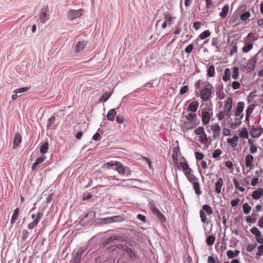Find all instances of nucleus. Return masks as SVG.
I'll return each mask as SVG.
<instances>
[{
	"instance_id": "nucleus-52",
	"label": "nucleus",
	"mask_w": 263,
	"mask_h": 263,
	"mask_svg": "<svg viewBox=\"0 0 263 263\" xmlns=\"http://www.w3.org/2000/svg\"><path fill=\"white\" fill-rule=\"evenodd\" d=\"M222 154V151L220 149L215 150L213 153V157L215 159H217Z\"/></svg>"
},
{
	"instance_id": "nucleus-7",
	"label": "nucleus",
	"mask_w": 263,
	"mask_h": 263,
	"mask_svg": "<svg viewBox=\"0 0 263 263\" xmlns=\"http://www.w3.org/2000/svg\"><path fill=\"white\" fill-rule=\"evenodd\" d=\"M124 220V218L120 215L109 217L104 219V222L107 224L114 222H120Z\"/></svg>"
},
{
	"instance_id": "nucleus-58",
	"label": "nucleus",
	"mask_w": 263,
	"mask_h": 263,
	"mask_svg": "<svg viewBox=\"0 0 263 263\" xmlns=\"http://www.w3.org/2000/svg\"><path fill=\"white\" fill-rule=\"evenodd\" d=\"M29 233L27 230H24L22 231V239L23 241H25L28 237Z\"/></svg>"
},
{
	"instance_id": "nucleus-64",
	"label": "nucleus",
	"mask_w": 263,
	"mask_h": 263,
	"mask_svg": "<svg viewBox=\"0 0 263 263\" xmlns=\"http://www.w3.org/2000/svg\"><path fill=\"white\" fill-rule=\"evenodd\" d=\"M189 90V88L187 85L184 86L180 90V93L181 95H184Z\"/></svg>"
},
{
	"instance_id": "nucleus-20",
	"label": "nucleus",
	"mask_w": 263,
	"mask_h": 263,
	"mask_svg": "<svg viewBox=\"0 0 263 263\" xmlns=\"http://www.w3.org/2000/svg\"><path fill=\"white\" fill-rule=\"evenodd\" d=\"M117 115V111L116 108L111 109L108 111L107 114L106 118L110 121H112L115 119V117Z\"/></svg>"
},
{
	"instance_id": "nucleus-24",
	"label": "nucleus",
	"mask_w": 263,
	"mask_h": 263,
	"mask_svg": "<svg viewBox=\"0 0 263 263\" xmlns=\"http://www.w3.org/2000/svg\"><path fill=\"white\" fill-rule=\"evenodd\" d=\"M19 211H20V209L18 208H16L14 210L13 213L12 214V216L11 217V219L10 220V223L11 224H14L15 223V222L16 221V220L17 219V218L18 217V215H19Z\"/></svg>"
},
{
	"instance_id": "nucleus-56",
	"label": "nucleus",
	"mask_w": 263,
	"mask_h": 263,
	"mask_svg": "<svg viewBox=\"0 0 263 263\" xmlns=\"http://www.w3.org/2000/svg\"><path fill=\"white\" fill-rule=\"evenodd\" d=\"M194 48V45L193 44H191L189 45L185 48V53L189 54L190 53L193 49Z\"/></svg>"
},
{
	"instance_id": "nucleus-39",
	"label": "nucleus",
	"mask_w": 263,
	"mask_h": 263,
	"mask_svg": "<svg viewBox=\"0 0 263 263\" xmlns=\"http://www.w3.org/2000/svg\"><path fill=\"white\" fill-rule=\"evenodd\" d=\"M215 237L213 235L209 236L206 239V242L209 246H212L215 242Z\"/></svg>"
},
{
	"instance_id": "nucleus-1",
	"label": "nucleus",
	"mask_w": 263,
	"mask_h": 263,
	"mask_svg": "<svg viewBox=\"0 0 263 263\" xmlns=\"http://www.w3.org/2000/svg\"><path fill=\"white\" fill-rule=\"evenodd\" d=\"M102 167L116 170L121 175H126L128 176L132 173L129 167H124L122 164L118 161H116L115 163L111 162L105 163L103 164Z\"/></svg>"
},
{
	"instance_id": "nucleus-42",
	"label": "nucleus",
	"mask_w": 263,
	"mask_h": 263,
	"mask_svg": "<svg viewBox=\"0 0 263 263\" xmlns=\"http://www.w3.org/2000/svg\"><path fill=\"white\" fill-rule=\"evenodd\" d=\"M242 209L244 214H248L251 210V206L248 203H245L242 205Z\"/></svg>"
},
{
	"instance_id": "nucleus-27",
	"label": "nucleus",
	"mask_w": 263,
	"mask_h": 263,
	"mask_svg": "<svg viewBox=\"0 0 263 263\" xmlns=\"http://www.w3.org/2000/svg\"><path fill=\"white\" fill-rule=\"evenodd\" d=\"M240 251L239 250H235L233 251L232 250H228L227 252V255L229 258H233L239 255Z\"/></svg>"
},
{
	"instance_id": "nucleus-29",
	"label": "nucleus",
	"mask_w": 263,
	"mask_h": 263,
	"mask_svg": "<svg viewBox=\"0 0 263 263\" xmlns=\"http://www.w3.org/2000/svg\"><path fill=\"white\" fill-rule=\"evenodd\" d=\"M111 96V93L106 91L103 93L102 96L99 99V102H105Z\"/></svg>"
},
{
	"instance_id": "nucleus-63",
	"label": "nucleus",
	"mask_w": 263,
	"mask_h": 263,
	"mask_svg": "<svg viewBox=\"0 0 263 263\" xmlns=\"http://www.w3.org/2000/svg\"><path fill=\"white\" fill-rule=\"evenodd\" d=\"M225 116H226V114L223 110L220 111L217 115V117L218 119L220 121L223 120Z\"/></svg>"
},
{
	"instance_id": "nucleus-31",
	"label": "nucleus",
	"mask_w": 263,
	"mask_h": 263,
	"mask_svg": "<svg viewBox=\"0 0 263 263\" xmlns=\"http://www.w3.org/2000/svg\"><path fill=\"white\" fill-rule=\"evenodd\" d=\"M235 122H231L230 124V127L235 128L240 126L241 124V118H236L234 119Z\"/></svg>"
},
{
	"instance_id": "nucleus-35",
	"label": "nucleus",
	"mask_w": 263,
	"mask_h": 263,
	"mask_svg": "<svg viewBox=\"0 0 263 263\" xmlns=\"http://www.w3.org/2000/svg\"><path fill=\"white\" fill-rule=\"evenodd\" d=\"M206 212L208 215H211L213 213L212 208L208 204H204L202 206V210Z\"/></svg>"
},
{
	"instance_id": "nucleus-13",
	"label": "nucleus",
	"mask_w": 263,
	"mask_h": 263,
	"mask_svg": "<svg viewBox=\"0 0 263 263\" xmlns=\"http://www.w3.org/2000/svg\"><path fill=\"white\" fill-rule=\"evenodd\" d=\"M263 196V189L258 188L257 190L254 191L252 194V198L255 200L259 199Z\"/></svg>"
},
{
	"instance_id": "nucleus-46",
	"label": "nucleus",
	"mask_w": 263,
	"mask_h": 263,
	"mask_svg": "<svg viewBox=\"0 0 263 263\" xmlns=\"http://www.w3.org/2000/svg\"><path fill=\"white\" fill-rule=\"evenodd\" d=\"M250 232L256 236H261V233L260 231L255 227H253L251 230Z\"/></svg>"
},
{
	"instance_id": "nucleus-14",
	"label": "nucleus",
	"mask_w": 263,
	"mask_h": 263,
	"mask_svg": "<svg viewBox=\"0 0 263 263\" xmlns=\"http://www.w3.org/2000/svg\"><path fill=\"white\" fill-rule=\"evenodd\" d=\"M199 103L197 101L192 102L186 108L187 111L196 112L198 108Z\"/></svg>"
},
{
	"instance_id": "nucleus-11",
	"label": "nucleus",
	"mask_w": 263,
	"mask_h": 263,
	"mask_svg": "<svg viewBox=\"0 0 263 263\" xmlns=\"http://www.w3.org/2000/svg\"><path fill=\"white\" fill-rule=\"evenodd\" d=\"M202 121L204 124H208L210 120L211 116L208 111L203 109L201 112Z\"/></svg>"
},
{
	"instance_id": "nucleus-2",
	"label": "nucleus",
	"mask_w": 263,
	"mask_h": 263,
	"mask_svg": "<svg viewBox=\"0 0 263 263\" xmlns=\"http://www.w3.org/2000/svg\"><path fill=\"white\" fill-rule=\"evenodd\" d=\"M116 247L117 248L121 249L122 250L125 251L129 258L133 260H136L139 259L138 255L134 251L132 248L128 247L126 245L118 244L116 245Z\"/></svg>"
},
{
	"instance_id": "nucleus-44",
	"label": "nucleus",
	"mask_w": 263,
	"mask_h": 263,
	"mask_svg": "<svg viewBox=\"0 0 263 263\" xmlns=\"http://www.w3.org/2000/svg\"><path fill=\"white\" fill-rule=\"evenodd\" d=\"M245 106V103L243 102H239L236 108V111L239 112L240 113H242L243 110Z\"/></svg>"
},
{
	"instance_id": "nucleus-51",
	"label": "nucleus",
	"mask_w": 263,
	"mask_h": 263,
	"mask_svg": "<svg viewBox=\"0 0 263 263\" xmlns=\"http://www.w3.org/2000/svg\"><path fill=\"white\" fill-rule=\"evenodd\" d=\"M204 128L201 126H199L194 130V134L196 135H200L204 132Z\"/></svg>"
},
{
	"instance_id": "nucleus-30",
	"label": "nucleus",
	"mask_w": 263,
	"mask_h": 263,
	"mask_svg": "<svg viewBox=\"0 0 263 263\" xmlns=\"http://www.w3.org/2000/svg\"><path fill=\"white\" fill-rule=\"evenodd\" d=\"M180 166L183 170L184 174H186L187 172L192 171V169L190 167L186 162H181L180 163Z\"/></svg>"
},
{
	"instance_id": "nucleus-55",
	"label": "nucleus",
	"mask_w": 263,
	"mask_h": 263,
	"mask_svg": "<svg viewBox=\"0 0 263 263\" xmlns=\"http://www.w3.org/2000/svg\"><path fill=\"white\" fill-rule=\"evenodd\" d=\"M255 106L253 105H249L246 109V114L248 115H250L252 114V111L254 109Z\"/></svg>"
},
{
	"instance_id": "nucleus-3",
	"label": "nucleus",
	"mask_w": 263,
	"mask_h": 263,
	"mask_svg": "<svg viewBox=\"0 0 263 263\" xmlns=\"http://www.w3.org/2000/svg\"><path fill=\"white\" fill-rule=\"evenodd\" d=\"M84 12L83 9L78 10L70 9L66 14V16L69 21H73L77 18L80 17Z\"/></svg>"
},
{
	"instance_id": "nucleus-57",
	"label": "nucleus",
	"mask_w": 263,
	"mask_h": 263,
	"mask_svg": "<svg viewBox=\"0 0 263 263\" xmlns=\"http://www.w3.org/2000/svg\"><path fill=\"white\" fill-rule=\"evenodd\" d=\"M218 39L217 37H214L213 38L211 43L212 45L216 47L217 51H218L219 49V46H218Z\"/></svg>"
},
{
	"instance_id": "nucleus-38",
	"label": "nucleus",
	"mask_w": 263,
	"mask_h": 263,
	"mask_svg": "<svg viewBox=\"0 0 263 263\" xmlns=\"http://www.w3.org/2000/svg\"><path fill=\"white\" fill-rule=\"evenodd\" d=\"M199 214L201 222L204 223L208 224L209 221H208L204 212L203 210H200Z\"/></svg>"
},
{
	"instance_id": "nucleus-15",
	"label": "nucleus",
	"mask_w": 263,
	"mask_h": 263,
	"mask_svg": "<svg viewBox=\"0 0 263 263\" xmlns=\"http://www.w3.org/2000/svg\"><path fill=\"white\" fill-rule=\"evenodd\" d=\"M95 217V213L93 212H90L88 213L85 217L80 221L81 223L83 222H88L91 220L93 219Z\"/></svg>"
},
{
	"instance_id": "nucleus-28",
	"label": "nucleus",
	"mask_w": 263,
	"mask_h": 263,
	"mask_svg": "<svg viewBox=\"0 0 263 263\" xmlns=\"http://www.w3.org/2000/svg\"><path fill=\"white\" fill-rule=\"evenodd\" d=\"M49 19L48 15L46 12H41L40 13V20L41 23L45 24Z\"/></svg>"
},
{
	"instance_id": "nucleus-61",
	"label": "nucleus",
	"mask_w": 263,
	"mask_h": 263,
	"mask_svg": "<svg viewBox=\"0 0 263 263\" xmlns=\"http://www.w3.org/2000/svg\"><path fill=\"white\" fill-rule=\"evenodd\" d=\"M256 255L258 256H260L263 255V245H261L258 247V252L256 253Z\"/></svg>"
},
{
	"instance_id": "nucleus-62",
	"label": "nucleus",
	"mask_w": 263,
	"mask_h": 263,
	"mask_svg": "<svg viewBox=\"0 0 263 263\" xmlns=\"http://www.w3.org/2000/svg\"><path fill=\"white\" fill-rule=\"evenodd\" d=\"M195 157L197 160H201L204 157V155L200 152H195Z\"/></svg>"
},
{
	"instance_id": "nucleus-34",
	"label": "nucleus",
	"mask_w": 263,
	"mask_h": 263,
	"mask_svg": "<svg viewBox=\"0 0 263 263\" xmlns=\"http://www.w3.org/2000/svg\"><path fill=\"white\" fill-rule=\"evenodd\" d=\"M55 119L54 116H51L48 121L47 127L50 128H54L56 125L54 124Z\"/></svg>"
},
{
	"instance_id": "nucleus-17",
	"label": "nucleus",
	"mask_w": 263,
	"mask_h": 263,
	"mask_svg": "<svg viewBox=\"0 0 263 263\" xmlns=\"http://www.w3.org/2000/svg\"><path fill=\"white\" fill-rule=\"evenodd\" d=\"M22 141V136L21 134L16 133L15 134L13 142V148L15 149L17 146L21 143Z\"/></svg>"
},
{
	"instance_id": "nucleus-50",
	"label": "nucleus",
	"mask_w": 263,
	"mask_h": 263,
	"mask_svg": "<svg viewBox=\"0 0 263 263\" xmlns=\"http://www.w3.org/2000/svg\"><path fill=\"white\" fill-rule=\"evenodd\" d=\"M162 222H164L166 221V218L164 215L160 211L157 214L155 215Z\"/></svg>"
},
{
	"instance_id": "nucleus-9",
	"label": "nucleus",
	"mask_w": 263,
	"mask_h": 263,
	"mask_svg": "<svg viewBox=\"0 0 263 263\" xmlns=\"http://www.w3.org/2000/svg\"><path fill=\"white\" fill-rule=\"evenodd\" d=\"M212 91L210 88H205L200 91L201 99L203 101H208L211 96Z\"/></svg>"
},
{
	"instance_id": "nucleus-5",
	"label": "nucleus",
	"mask_w": 263,
	"mask_h": 263,
	"mask_svg": "<svg viewBox=\"0 0 263 263\" xmlns=\"http://www.w3.org/2000/svg\"><path fill=\"white\" fill-rule=\"evenodd\" d=\"M233 104V99L232 97H230L227 98L224 104V108L223 109V111L224 112L226 116L230 119V121H232V119L230 118L231 114L230 111L232 107Z\"/></svg>"
},
{
	"instance_id": "nucleus-18",
	"label": "nucleus",
	"mask_w": 263,
	"mask_h": 263,
	"mask_svg": "<svg viewBox=\"0 0 263 263\" xmlns=\"http://www.w3.org/2000/svg\"><path fill=\"white\" fill-rule=\"evenodd\" d=\"M223 184V181L222 178H219L218 179V181L215 184V192L217 194H220L221 191V187L222 186Z\"/></svg>"
},
{
	"instance_id": "nucleus-12",
	"label": "nucleus",
	"mask_w": 263,
	"mask_h": 263,
	"mask_svg": "<svg viewBox=\"0 0 263 263\" xmlns=\"http://www.w3.org/2000/svg\"><path fill=\"white\" fill-rule=\"evenodd\" d=\"M86 41H79L75 47V52L77 53L80 52L83 50V49L85 48L86 44H87Z\"/></svg>"
},
{
	"instance_id": "nucleus-21",
	"label": "nucleus",
	"mask_w": 263,
	"mask_h": 263,
	"mask_svg": "<svg viewBox=\"0 0 263 263\" xmlns=\"http://www.w3.org/2000/svg\"><path fill=\"white\" fill-rule=\"evenodd\" d=\"M216 95L220 100H222L224 98L225 95L223 93L222 84L218 86L216 91Z\"/></svg>"
},
{
	"instance_id": "nucleus-26",
	"label": "nucleus",
	"mask_w": 263,
	"mask_h": 263,
	"mask_svg": "<svg viewBox=\"0 0 263 263\" xmlns=\"http://www.w3.org/2000/svg\"><path fill=\"white\" fill-rule=\"evenodd\" d=\"M49 149V144L47 141L41 144L40 147V152L41 154H46Z\"/></svg>"
},
{
	"instance_id": "nucleus-43",
	"label": "nucleus",
	"mask_w": 263,
	"mask_h": 263,
	"mask_svg": "<svg viewBox=\"0 0 263 263\" xmlns=\"http://www.w3.org/2000/svg\"><path fill=\"white\" fill-rule=\"evenodd\" d=\"M199 137V141L200 142V143L202 144H205L208 142V139L205 132L201 135H200Z\"/></svg>"
},
{
	"instance_id": "nucleus-40",
	"label": "nucleus",
	"mask_w": 263,
	"mask_h": 263,
	"mask_svg": "<svg viewBox=\"0 0 263 263\" xmlns=\"http://www.w3.org/2000/svg\"><path fill=\"white\" fill-rule=\"evenodd\" d=\"M210 35L211 32L209 30H205L199 35L198 38L200 40H204L210 36Z\"/></svg>"
},
{
	"instance_id": "nucleus-53",
	"label": "nucleus",
	"mask_w": 263,
	"mask_h": 263,
	"mask_svg": "<svg viewBox=\"0 0 263 263\" xmlns=\"http://www.w3.org/2000/svg\"><path fill=\"white\" fill-rule=\"evenodd\" d=\"M196 118V114L194 113H190L187 116H185V118L189 121L195 120Z\"/></svg>"
},
{
	"instance_id": "nucleus-8",
	"label": "nucleus",
	"mask_w": 263,
	"mask_h": 263,
	"mask_svg": "<svg viewBox=\"0 0 263 263\" xmlns=\"http://www.w3.org/2000/svg\"><path fill=\"white\" fill-rule=\"evenodd\" d=\"M262 132V129L260 125L258 126H252L250 131V135L252 138H257L261 135Z\"/></svg>"
},
{
	"instance_id": "nucleus-60",
	"label": "nucleus",
	"mask_w": 263,
	"mask_h": 263,
	"mask_svg": "<svg viewBox=\"0 0 263 263\" xmlns=\"http://www.w3.org/2000/svg\"><path fill=\"white\" fill-rule=\"evenodd\" d=\"M111 242H112V240L111 237H109L106 238L104 241H103L102 242L101 245L103 247H105Z\"/></svg>"
},
{
	"instance_id": "nucleus-25",
	"label": "nucleus",
	"mask_w": 263,
	"mask_h": 263,
	"mask_svg": "<svg viewBox=\"0 0 263 263\" xmlns=\"http://www.w3.org/2000/svg\"><path fill=\"white\" fill-rule=\"evenodd\" d=\"M229 10V6L228 4L224 5L222 7L221 12L219 14V16L221 18H225L227 17L228 12Z\"/></svg>"
},
{
	"instance_id": "nucleus-49",
	"label": "nucleus",
	"mask_w": 263,
	"mask_h": 263,
	"mask_svg": "<svg viewBox=\"0 0 263 263\" xmlns=\"http://www.w3.org/2000/svg\"><path fill=\"white\" fill-rule=\"evenodd\" d=\"M125 239L126 241H125V242L128 244V245H129L130 246L134 247L136 246L137 242L135 240L130 239V238L127 236Z\"/></svg>"
},
{
	"instance_id": "nucleus-10",
	"label": "nucleus",
	"mask_w": 263,
	"mask_h": 263,
	"mask_svg": "<svg viewBox=\"0 0 263 263\" xmlns=\"http://www.w3.org/2000/svg\"><path fill=\"white\" fill-rule=\"evenodd\" d=\"M256 60L255 57L251 58L247 62L246 68L248 71L253 70L255 67Z\"/></svg>"
},
{
	"instance_id": "nucleus-23",
	"label": "nucleus",
	"mask_w": 263,
	"mask_h": 263,
	"mask_svg": "<svg viewBox=\"0 0 263 263\" xmlns=\"http://www.w3.org/2000/svg\"><path fill=\"white\" fill-rule=\"evenodd\" d=\"M46 157L44 155L40 157L37 158L36 159L35 161L32 165V170H34L39 164H40V163L43 162L44 161H45L46 160Z\"/></svg>"
},
{
	"instance_id": "nucleus-33",
	"label": "nucleus",
	"mask_w": 263,
	"mask_h": 263,
	"mask_svg": "<svg viewBox=\"0 0 263 263\" xmlns=\"http://www.w3.org/2000/svg\"><path fill=\"white\" fill-rule=\"evenodd\" d=\"M215 74V67L214 65H211L208 69L207 76L209 77H213Z\"/></svg>"
},
{
	"instance_id": "nucleus-36",
	"label": "nucleus",
	"mask_w": 263,
	"mask_h": 263,
	"mask_svg": "<svg viewBox=\"0 0 263 263\" xmlns=\"http://www.w3.org/2000/svg\"><path fill=\"white\" fill-rule=\"evenodd\" d=\"M193 189L195 190V193L198 195L201 194L202 192L200 190V186L199 183L197 181V182L194 183L193 184Z\"/></svg>"
},
{
	"instance_id": "nucleus-47",
	"label": "nucleus",
	"mask_w": 263,
	"mask_h": 263,
	"mask_svg": "<svg viewBox=\"0 0 263 263\" xmlns=\"http://www.w3.org/2000/svg\"><path fill=\"white\" fill-rule=\"evenodd\" d=\"M239 77V69L237 67H234L233 68V73L232 77L234 79H237Z\"/></svg>"
},
{
	"instance_id": "nucleus-16",
	"label": "nucleus",
	"mask_w": 263,
	"mask_h": 263,
	"mask_svg": "<svg viewBox=\"0 0 263 263\" xmlns=\"http://www.w3.org/2000/svg\"><path fill=\"white\" fill-rule=\"evenodd\" d=\"M212 129L213 132V137L215 139H216L219 137L220 134V126L217 124H214L212 126Z\"/></svg>"
},
{
	"instance_id": "nucleus-59",
	"label": "nucleus",
	"mask_w": 263,
	"mask_h": 263,
	"mask_svg": "<svg viewBox=\"0 0 263 263\" xmlns=\"http://www.w3.org/2000/svg\"><path fill=\"white\" fill-rule=\"evenodd\" d=\"M257 244H249L247 246L246 250L248 252H252L256 247Z\"/></svg>"
},
{
	"instance_id": "nucleus-22",
	"label": "nucleus",
	"mask_w": 263,
	"mask_h": 263,
	"mask_svg": "<svg viewBox=\"0 0 263 263\" xmlns=\"http://www.w3.org/2000/svg\"><path fill=\"white\" fill-rule=\"evenodd\" d=\"M254 158L252 155L249 154L247 155L245 158V163L246 166L247 167H249L250 168H252V162L253 161Z\"/></svg>"
},
{
	"instance_id": "nucleus-45",
	"label": "nucleus",
	"mask_w": 263,
	"mask_h": 263,
	"mask_svg": "<svg viewBox=\"0 0 263 263\" xmlns=\"http://www.w3.org/2000/svg\"><path fill=\"white\" fill-rule=\"evenodd\" d=\"M30 88V87H21L17 89H15L13 92L15 93H21L23 92H25L27 91H28Z\"/></svg>"
},
{
	"instance_id": "nucleus-32",
	"label": "nucleus",
	"mask_w": 263,
	"mask_h": 263,
	"mask_svg": "<svg viewBox=\"0 0 263 263\" xmlns=\"http://www.w3.org/2000/svg\"><path fill=\"white\" fill-rule=\"evenodd\" d=\"M239 137L245 139L249 138V133L246 127H243L239 134Z\"/></svg>"
},
{
	"instance_id": "nucleus-6",
	"label": "nucleus",
	"mask_w": 263,
	"mask_h": 263,
	"mask_svg": "<svg viewBox=\"0 0 263 263\" xmlns=\"http://www.w3.org/2000/svg\"><path fill=\"white\" fill-rule=\"evenodd\" d=\"M43 215L44 214L42 212H37L35 219L32 222L28 224L27 228L28 229L32 230L36 227L43 218Z\"/></svg>"
},
{
	"instance_id": "nucleus-4",
	"label": "nucleus",
	"mask_w": 263,
	"mask_h": 263,
	"mask_svg": "<svg viewBox=\"0 0 263 263\" xmlns=\"http://www.w3.org/2000/svg\"><path fill=\"white\" fill-rule=\"evenodd\" d=\"M247 9L246 5H242L240 6L237 9V11H239V13H241L240 14V19L242 22H246L251 16V13L249 11H245Z\"/></svg>"
},
{
	"instance_id": "nucleus-41",
	"label": "nucleus",
	"mask_w": 263,
	"mask_h": 263,
	"mask_svg": "<svg viewBox=\"0 0 263 263\" xmlns=\"http://www.w3.org/2000/svg\"><path fill=\"white\" fill-rule=\"evenodd\" d=\"M149 205L151 209V210L155 215L156 214H157L159 212V210L157 208V206L155 205V204L153 203V201L149 202Z\"/></svg>"
},
{
	"instance_id": "nucleus-48",
	"label": "nucleus",
	"mask_w": 263,
	"mask_h": 263,
	"mask_svg": "<svg viewBox=\"0 0 263 263\" xmlns=\"http://www.w3.org/2000/svg\"><path fill=\"white\" fill-rule=\"evenodd\" d=\"M253 48V44L252 43L248 44L247 45L245 46L242 50V51L245 53H248L250 50H251Z\"/></svg>"
},
{
	"instance_id": "nucleus-19",
	"label": "nucleus",
	"mask_w": 263,
	"mask_h": 263,
	"mask_svg": "<svg viewBox=\"0 0 263 263\" xmlns=\"http://www.w3.org/2000/svg\"><path fill=\"white\" fill-rule=\"evenodd\" d=\"M191 172L192 171L187 172L185 175L186 176L189 181L193 184L197 181L198 178L194 175L192 174Z\"/></svg>"
},
{
	"instance_id": "nucleus-37",
	"label": "nucleus",
	"mask_w": 263,
	"mask_h": 263,
	"mask_svg": "<svg viewBox=\"0 0 263 263\" xmlns=\"http://www.w3.org/2000/svg\"><path fill=\"white\" fill-rule=\"evenodd\" d=\"M231 76V70L229 68H226L224 70V74L222 77V80L226 82L228 81L230 78Z\"/></svg>"
},
{
	"instance_id": "nucleus-54",
	"label": "nucleus",
	"mask_w": 263,
	"mask_h": 263,
	"mask_svg": "<svg viewBox=\"0 0 263 263\" xmlns=\"http://www.w3.org/2000/svg\"><path fill=\"white\" fill-rule=\"evenodd\" d=\"M82 255V254L79 251H78L74 255L73 260L80 262Z\"/></svg>"
}]
</instances>
